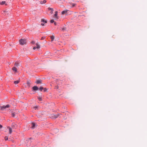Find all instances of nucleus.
<instances>
[{
	"instance_id": "obj_1",
	"label": "nucleus",
	"mask_w": 147,
	"mask_h": 147,
	"mask_svg": "<svg viewBox=\"0 0 147 147\" xmlns=\"http://www.w3.org/2000/svg\"><path fill=\"white\" fill-rule=\"evenodd\" d=\"M19 43L20 44L22 45H24L26 44V39H20L19 40Z\"/></svg>"
},
{
	"instance_id": "obj_2",
	"label": "nucleus",
	"mask_w": 147,
	"mask_h": 147,
	"mask_svg": "<svg viewBox=\"0 0 147 147\" xmlns=\"http://www.w3.org/2000/svg\"><path fill=\"white\" fill-rule=\"evenodd\" d=\"M9 107H10V105H8L6 106H1L0 107V108L1 110H4L6 108H9Z\"/></svg>"
},
{
	"instance_id": "obj_3",
	"label": "nucleus",
	"mask_w": 147,
	"mask_h": 147,
	"mask_svg": "<svg viewBox=\"0 0 147 147\" xmlns=\"http://www.w3.org/2000/svg\"><path fill=\"white\" fill-rule=\"evenodd\" d=\"M11 113L12 117H14L16 116V115L18 113V112L16 110H14L11 112Z\"/></svg>"
},
{
	"instance_id": "obj_4",
	"label": "nucleus",
	"mask_w": 147,
	"mask_h": 147,
	"mask_svg": "<svg viewBox=\"0 0 147 147\" xmlns=\"http://www.w3.org/2000/svg\"><path fill=\"white\" fill-rule=\"evenodd\" d=\"M68 11L67 10H65L62 12L61 14L63 15H67V13Z\"/></svg>"
},
{
	"instance_id": "obj_5",
	"label": "nucleus",
	"mask_w": 147,
	"mask_h": 147,
	"mask_svg": "<svg viewBox=\"0 0 147 147\" xmlns=\"http://www.w3.org/2000/svg\"><path fill=\"white\" fill-rule=\"evenodd\" d=\"M20 63L18 62H16L15 63L14 65L16 67H18L20 65Z\"/></svg>"
},
{
	"instance_id": "obj_6",
	"label": "nucleus",
	"mask_w": 147,
	"mask_h": 147,
	"mask_svg": "<svg viewBox=\"0 0 147 147\" xmlns=\"http://www.w3.org/2000/svg\"><path fill=\"white\" fill-rule=\"evenodd\" d=\"M31 124V128L32 129H34L35 127V124L34 123H32Z\"/></svg>"
},
{
	"instance_id": "obj_7",
	"label": "nucleus",
	"mask_w": 147,
	"mask_h": 147,
	"mask_svg": "<svg viewBox=\"0 0 147 147\" xmlns=\"http://www.w3.org/2000/svg\"><path fill=\"white\" fill-rule=\"evenodd\" d=\"M57 11H56L55 12V14L54 15V17L57 19H58V16H57Z\"/></svg>"
},
{
	"instance_id": "obj_8",
	"label": "nucleus",
	"mask_w": 147,
	"mask_h": 147,
	"mask_svg": "<svg viewBox=\"0 0 147 147\" xmlns=\"http://www.w3.org/2000/svg\"><path fill=\"white\" fill-rule=\"evenodd\" d=\"M12 70L15 72H16L17 71V68L15 67H14L12 68Z\"/></svg>"
},
{
	"instance_id": "obj_9",
	"label": "nucleus",
	"mask_w": 147,
	"mask_h": 147,
	"mask_svg": "<svg viewBox=\"0 0 147 147\" xmlns=\"http://www.w3.org/2000/svg\"><path fill=\"white\" fill-rule=\"evenodd\" d=\"M33 89L34 90L36 91L38 89V88L36 86H34L33 88Z\"/></svg>"
},
{
	"instance_id": "obj_10",
	"label": "nucleus",
	"mask_w": 147,
	"mask_h": 147,
	"mask_svg": "<svg viewBox=\"0 0 147 147\" xmlns=\"http://www.w3.org/2000/svg\"><path fill=\"white\" fill-rule=\"evenodd\" d=\"M8 128H9V133L10 134H11L12 132V129L11 128L8 127Z\"/></svg>"
},
{
	"instance_id": "obj_11",
	"label": "nucleus",
	"mask_w": 147,
	"mask_h": 147,
	"mask_svg": "<svg viewBox=\"0 0 147 147\" xmlns=\"http://www.w3.org/2000/svg\"><path fill=\"white\" fill-rule=\"evenodd\" d=\"M60 114H56L55 115H53V117L54 118H57L59 116V115Z\"/></svg>"
},
{
	"instance_id": "obj_12",
	"label": "nucleus",
	"mask_w": 147,
	"mask_h": 147,
	"mask_svg": "<svg viewBox=\"0 0 147 147\" xmlns=\"http://www.w3.org/2000/svg\"><path fill=\"white\" fill-rule=\"evenodd\" d=\"M36 83L37 84H41L42 83V80H38L36 81Z\"/></svg>"
},
{
	"instance_id": "obj_13",
	"label": "nucleus",
	"mask_w": 147,
	"mask_h": 147,
	"mask_svg": "<svg viewBox=\"0 0 147 147\" xmlns=\"http://www.w3.org/2000/svg\"><path fill=\"white\" fill-rule=\"evenodd\" d=\"M12 127L13 128H16L17 127V126L16 125L15 123H13L12 124Z\"/></svg>"
},
{
	"instance_id": "obj_14",
	"label": "nucleus",
	"mask_w": 147,
	"mask_h": 147,
	"mask_svg": "<svg viewBox=\"0 0 147 147\" xmlns=\"http://www.w3.org/2000/svg\"><path fill=\"white\" fill-rule=\"evenodd\" d=\"M46 0H44L43 1H40V3L41 4H44V3H46Z\"/></svg>"
},
{
	"instance_id": "obj_15",
	"label": "nucleus",
	"mask_w": 147,
	"mask_h": 147,
	"mask_svg": "<svg viewBox=\"0 0 147 147\" xmlns=\"http://www.w3.org/2000/svg\"><path fill=\"white\" fill-rule=\"evenodd\" d=\"M36 48L37 49H39L40 48V45H38V43H36Z\"/></svg>"
},
{
	"instance_id": "obj_16",
	"label": "nucleus",
	"mask_w": 147,
	"mask_h": 147,
	"mask_svg": "<svg viewBox=\"0 0 147 147\" xmlns=\"http://www.w3.org/2000/svg\"><path fill=\"white\" fill-rule=\"evenodd\" d=\"M41 22H42L45 23H46L47 22L46 20H44L43 19H41Z\"/></svg>"
},
{
	"instance_id": "obj_17",
	"label": "nucleus",
	"mask_w": 147,
	"mask_h": 147,
	"mask_svg": "<svg viewBox=\"0 0 147 147\" xmlns=\"http://www.w3.org/2000/svg\"><path fill=\"white\" fill-rule=\"evenodd\" d=\"M51 40L52 41L54 39L55 37L54 36L52 35L51 36Z\"/></svg>"
},
{
	"instance_id": "obj_18",
	"label": "nucleus",
	"mask_w": 147,
	"mask_h": 147,
	"mask_svg": "<svg viewBox=\"0 0 147 147\" xmlns=\"http://www.w3.org/2000/svg\"><path fill=\"white\" fill-rule=\"evenodd\" d=\"M19 82H20L19 81L17 80V81H15L14 82V83L15 84H18Z\"/></svg>"
},
{
	"instance_id": "obj_19",
	"label": "nucleus",
	"mask_w": 147,
	"mask_h": 147,
	"mask_svg": "<svg viewBox=\"0 0 147 147\" xmlns=\"http://www.w3.org/2000/svg\"><path fill=\"white\" fill-rule=\"evenodd\" d=\"M5 1H3L0 3V4L1 5H3L5 4Z\"/></svg>"
},
{
	"instance_id": "obj_20",
	"label": "nucleus",
	"mask_w": 147,
	"mask_h": 147,
	"mask_svg": "<svg viewBox=\"0 0 147 147\" xmlns=\"http://www.w3.org/2000/svg\"><path fill=\"white\" fill-rule=\"evenodd\" d=\"M8 136H6L5 137V140H8Z\"/></svg>"
},
{
	"instance_id": "obj_21",
	"label": "nucleus",
	"mask_w": 147,
	"mask_h": 147,
	"mask_svg": "<svg viewBox=\"0 0 147 147\" xmlns=\"http://www.w3.org/2000/svg\"><path fill=\"white\" fill-rule=\"evenodd\" d=\"M43 88L42 87H40L39 88V90L41 91H42V90L43 89Z\"/></svg>"
},
{
	"instance_id": "obj_22",
	"label": "nucleus",
	"mask_w": 147,
	"mask_h": 147,
	"mask_svg": "<svg viewBox=\"0 0 147 147\" xmlns=\"http://www.w3.org/2000/svg\"><path fill=\"white\" fill-rule=\"evenodd\" d=\"M38 99L39 101H41L42 100V98L41 97L38 98Z\"/></svg>"
},
{
	"instance_id": "obj_23",
	"label": "nucleus",
	"mask_w": 147,
	"mask_h": 147,
	"mask_svg": "<svg viewBox=\"0 0 147 147\" xmlns=\"http://www.w3.org/2000/svg\"><path fill=\"white\" fill-rule=\"evenodd\" d=\"M53 9L52 10H51V11L50 12V13H51V14H53Z\"/></svg>"
},
{
	"instance_id": "obj_24",
	"label": "nucleus",
	"mask_w": 147,
	"mask_h": 147,
	"mask_svg": "<svg viewBox=\"0 0 147 147\" xmlns=\"http://www.w3.org/2000/svg\"><path fill=\"white\" fill-rule=\"evenodd\" d=\"M54 22V21L53 20H52L50 21V22L51 23H53Z\"/></svg>"
},
{
	"instance_id": "obj_25",
	"label": "nucleus",
	"mask_w": 147,
	"mask_h": 147,
	"mask_svg": "<svg viewBox=\"0 0 147 147\" xmlns=\"http://www.w3.org/2000/svg\"><path fill=\"white\" fill-rule=\"evenodd\" d=\"M43 90H44V91L45 92H46L47 90V89L46 88H43Z\"/></svg>"
},
{
	"instance_id": "obj_26",
	"label": "nucleus",
	"mask_w": 147,
	"mask_h": 147,
	"mask_svg": "<svg viewBox=\"0 0 147 147\" xmlns=\"http://www.w3.org/2000/svg\"><path fill=\"white\" fill-rule=\"evenodd\" d=\"M45 38V37L44 36H43V37H42L41 38V40H44V39Z\"/></svg>"
},
{
	"instance_id": "obj_27",
	"label": "nucleus",
	"mask_w": 147,
	"mask_h": 147,
	"mask_svg": "<svg viewBox=\"0 0 147 147\" xmlns=\"http://www.w3.org/2000/svg\"><path fill=\"white\" fill-rule=\"evenodd\" d=\"M53 9V8H51L50 7H49L48 8V9L49 10H52Z\"/></svg>"
},
{
	"instance_id": "obj_28",
	"label": "nucleus",
	"mask_w": 147,
	"mask_h": 147,
	"mask_svg": "<svg viewBox=\"0 0 147 147\" xmlns=\"http://www.w3.org/2000/svg\"><path fill=\"white\" fill-rule=\"evenodd\" d=\"M2 127V126L0 124V131L1 130V129Z\"/></svg>"
},
{
	"instance_id": "obj_29",
	"label": "nucleus",
	"mask_w": 147,
	"mask_h": 147,
	"mask_svg": "<svg viewBox=\"0 0 147 147\" xmlns=\"http://www.w3.org/2000/svg\"><path fill=\"white\" fill-rule=\"evenodd\" d=\"M41 25L42 26H44L45 25H44V24L43 23V22H42V23H41Z\"/></svg>"
},
{
	"instance_id": "obj_30",
	"label": "nucleus",
	"mask_w": 147,
	"mask_h": 147,
	"mask_svg": "<svg viewBox=\"0 0 147 147\" xmlns=\"http://www.w3.org/2000/svg\"><path fill=\"white\" fill-rule=\"evenodd\" d=\"M37 49V48H36V47H33V49Z\"/></svg>"
},
{
	"instance_id": "obj_31",
	"label": "nucleus",
	"mask_w": 147,
	"mask_h": 147,
	"mask_svg": "<svg viewBox=\"0 0 147 147\" xmlns=\"http://www.w3.org/2000/svg\"><path fill=\"white\" fill-rule=\"evenodd\" d=\"M31 140V138H30L29 139H28V142H30V140Z\"/></svg>"
},
{
	"instance_id": "obj_32",
	"label": "nucleus",
	"mask_w": 147,
	"mask_h": 147,
	"mask_svg": "<svg viewBox=\"0 0 147 147\" xmlns=\"http://www.w3.org/2000/svg\"><path fill=\"white\" fill-rule=\"evenodd\" d=\"M35 43V42L34 41H32V44Z\"/></svg>"
},
{
	"instance_id": "obj_33",
	"label": "nucleus",
	"mask_w": 147,
	"mask_h": 147,
	"mask_svg": "<svg viewBox=\"0 0 147 147\" xmlns=\"http://www.w3.org/2000/svg\"><path fill=\"white\" fill-rule=\"evenodd\" d=\"M64 30H65V29L64 28H63L62 29V30L64 31Z\"/></svg>"
},
{
	"instance_id": "obj_34",
	"label": "nucleus",
	"mask_w": 147,
	"mask_h": 147,
	"mask_svg": "<svg viewBox=\"0 0 147 147\" xmlns=\"http://www.w3.org/2000/svg\"><path fill=\"white\" fill-rule=\"evenodd\" d=\"M37 108L36 107H34V109H36V108Z\"/></svg>"
},
{
	"instance_id": "obj_35",
	"label": "nucleus",
	"mask_w": 147,
	"mask_h": 147,
	"mask_svg": "<svg viewBox=\"0 0 147 147\" xmlns=\"http://www.w3.org/2000/svg\"><path fill=\"white\" fill-rule=\"evenodd\" d=\"M54 24H55V25H56V23L55 22L54 23Z\"/></svg>"
},
{
	"instance_id": "obj_36",
	"label": "nucleus",
	"mask_w": 147,
	"mask_h": 147,
	"mask_svg": "<svg viewBox=\"0 0 147 147\" xmlns=\"http://www.w3.org/2000/svg\"><path fill=\"white\" fill-rule=\"evenodd\" d=\"M75 5L74 4H73V6H74Z\"/></svg>"
},
{
	"instance_id": "obj_37",
	"label": "nucleus",
	"mask_w": 147,
	"mask_h": 147,
	"mask_svg": "<svg viewBox=\"0 0 147 147\" xmlns=\"http://www.w3.org/2000/svg\"><path fill=\"white\" fill-rule=\"evenodd\" d=\"M6 11H4V12H6Z\"/></svg>"
},
{
	"instance_id": "obj_38",
	"label": "nucleus",
	"mask_w": 147,
	"mask_h": 147,
	"mask_svg": "<svg viewBox=\"0 0 147 147\" xmlns=\"http://www.w3.org/2000/svg\"><path fill=\"white\" fill-rule=\"evenodd\" d=\"M27 83H28V84H29V83L28 82Z\"/></svg>"
}]
</instances>
